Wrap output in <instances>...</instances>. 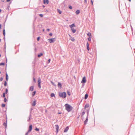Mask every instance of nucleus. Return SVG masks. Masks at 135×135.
<instances>
[{"instance_id":"nucleus-23","label":"nucleus","mask_w":135,"mask_h":135,"mask_svg":"<svg viewBox=\"0 0 135 135\" xmlns=\"http://www.w3.org/2000/svg\"><path fill=\"white\" fill-rule=\"evenodd\" d=\"M89 107V104H86L85 106V108H86Z\"/></svg>"},{"instance_id":"nucleus-53","label":"nucleus","mask_w":135,"mask_h":135,"mask_svg":"<svg viewBox=\"0 0 135 135\" xmlns=\"http://www.w3.org/2000/svg\"><path fill=\"white\" fill-rule=\"evenodd\" d=\"M1 24H0V29H1Z\"/></svg>"},{"instance_id":"nucleus-41","label":"nucleus","mask_w":135,"mask_h":135,"mask_svg":"<svg viewBox=\"0 0 135 135\" xmlns=\"http://www.w3.org/2000/svg\"><path fill=\"white\" fill-rule=\"evenodd\" d=\"M84 2L85 4L87 3V1L86 0H84Z\"/></svg>"},{"instance_id":"nucleus-20","label":"nucleus","mask_w":135,"mask_h":135,"mask_svg":"<svg viewBox=\"0 0 135 135\" xmlns=\"http://www.w3.org/2000/svg\"><path fill=\"white\" fill-rule=\"evenodd\" d=\"M43 54L42 53L40 54H39L38 55V57H40L41 56H42Z\"/></svg>"},{"instance_id":"nucleus-18","label":"nucleus","mask_w":135,"mask_h":135,"mask_svg":"<svg viewBox=\"0 0 135 135\" xmlns=\"http://www.w3.org/2000/svg\"><path fill=\"white\" fill-rule=\"evenodd\" d=\"M36 104V102L35 101H34L33 102V103L32 104V106H34Z\"/></svg>"},{"instance_id":"nucleus-60","label":"nucleus","mask_w":135,"mask_h":135,"mask_svg":"<svg viewBox=\"0 0 135 135\" xmlns=\"http://www.w3.org/2000/svg\"><path fill=\"white\" fill-rule=\"evenodd\" d=\"M1 74V72L0 71V74Z\"/></svg>"},{"instance_id":"nucleus-22","label":"nucleus","mask_w":135,"mask_h":135,"mask_svg":"<svg viewBox=\"0 0 135 135\" xmlns=\"http://www.w3.org/2000/svg\"><path fill=\"white\" fill-rule=\"evenodd\" d=\"M50 96L51 97H55V94L54 93H51V94Z\"/></svg>"},{"instance_id":"nucleus-29","label":"nucleus","mask_w":135,"mask_h":135,"mask_svg":"<svg viewBox=\"0 0 135 135\" xmlns=\"http://www.w3.org/2000/svg\"><path fill=\"white\" fill-rule=\"evenodd\" d=\"M4 65V63H0V65Z\"/></svg>"},{"instance_id":"nucleus-57","label":"nucleus","mask_w":135,"mask_h":135,"mask_svg":"<svg viewBox=\"0 0 135 135\" xmlns=\"http://www.w3.org/2000/svg\"><path fill=\"white\" fill-rule=\"evenodd\" d=\"M129 1V2H130L131 1V0H128Z\"/></svg>"},{"instance_id":"nucleus-55","label":"nucleus","mask_w":135,"mask_h":135,"mask_svg":"<svg viewBox=\"0 0 135 135\" xmlns=\"http://www.w3.org/2000/svg\"><path fill=\"white\" fill-rule=\"evenodd\" d=\"M61 113H58V114H60Z\"/></svg>"},{"instance_id":"nucleus-15","label":"nucleus","mask_w":135,"mask_h":135,"mask_svg":"<svg viewBox=\"0 0 135 135\" xmlns=\"http://www.w3.org/2000/svg\"><path fill=\"white\" fill-rule=\"evenodd\" d=\"M58 86L59 87H60V88H61L62 85L60 83H58Z\"/></svg>"},{"instance_id":"nucleus-6","label":"nucleus","mask_w":135,"mask_h":135,"mask_svg":"<svg viewBox=\"0 0 135 135\" xmlns=\"http://www.w3.org/2000/svg\"><path fill=\"white\" fill-rule=\"evenodd\" d=\"M32 125H31L30 126H29V130L28 131V132H30L32 130Z\"/></svg>"},{"instance_id":"nucleus-40","label":"nucleus","mask_w":135,"mask_h":135,"mask_svg":"<svg viewBox=\"0 0 135 135\" xmlns=\"http://www.w3.org/2000/svg\"><path fill=\"white\" fill-rule=\"evenodd\" d=\"M40 39V37H38L37 38V40L38 41Z\"/></svg>"},{"instance_id":"nucleus-35","label":"nucleus","mask_w":135,"mask_h":135,"mask_svg":"<svg viewBox=\"0 0 135 135\" xmlns=\"http://www.w3.org/2000/svg\"><path fill=\"white\" fill-rule=\"evenodd\" d=\"M4 85L5 86H6L7 85V83H6V81H5V82H4Z\"/></svg>"},{"instance_id":"nucleus-32","label":"nucleus","mask_w":135,"mask_h":135,"mask_svg":"<svg viewBox=\"0 0 135 135\" xmlns=\"http://www.w3.org/2000/svg\"><path fill=\"white\" fill-rule=\"evenodd\" d=\"M35 130L37 131H39V129L37 128H36Z\"/></svg>"},{"instance_id":"nucleus-52","label":"nucleus","mask_w":135,"mask_h":135,"mask_svg":"<svg viewBox=\"0 0 135 135\" xmlns=\"http://www.w3.org/2000/svg\"><path fill=\"white\" fill-rule=\"evenodd\" d=\"M47 30L48 31H50V29H49V28H48V29H47Z\"/></svg>"},{"instance_id":"nucleus-42","label":"nucleus","mask_w":135,"mask_h":135,"mask_svg":"<svg viewBox=\"0 0 135 135\" xmlns=\"http://www.w3.org/2000/svg\"><path fill=\"white\" fill-rule=\"evenodd\" d=\"M50 59H49L48 60V63H49L50 62Z\"/></svg>"},{"instance_id":"nucleus-28","label":"nucleus","mask_w":135,"mask_h":135,"mask_svg":"<svg viewBox=\"0 0 135 135\" xmlns=\"http://www.w3.org/2000/svg\"><path fill=\"white\" fill-rule=\"evenodd\" d=\"M67 94H68V95H69L70 96V93L68 91H67Z\"/></svg>"},{"instance_id":"nucleus-31","label":"nucleus","mask_w":135,"mask_h":135,"mask_svg":"<svg viewBox=\"0 0 135 135\" xmlns=\"http://www.w3.org/2000/svg\"><path fill=\"white\" fill-rule=\"evenodd\" d=\"M91 37H89L88 38V40L89 41H91Z\"/></svg>"},{"instance_id":"nucleus-39","label":"nucleus","mask_w":135,"mask_h":135,"mask_svg":"<svg viewBox=\"0 0 135 135\" xmlns=\"http://www.w3.org/2000/svg\"><path fill=\"white\" fill-rule=\"evenodd\" d=\"M7 76H8L7 74H6V80H8Z\"/></svg>"},{"instance_id":"nucleus-36","label":"nucleus","mask_w":135,"mask_h":135,"mask_svg":"<svg viewBox=\"0 0 135 135\" xmlns=\"http://www.w3.org/2000/svg\"><path fill=\"white\" fill-rule=\"evenodd\" d=\"M40 15V16L41 17H43V15H42V14H40V15Z\"/></svg>"},{"instance_id":"nucleus-37","label":"nucleus","mask_w":135,"mask_h":135,"mask_svg":"<svg viewBox=\"0 0 135 135\" xmlns=\"http://www.w3.org/2000/svg\"><path fill=\"white\" fill-rule=\"evenodd\" d=\"M49 35L50 36H52V33H49Z\"/></svg>"},{"instance_id":"nucleus-27","label":"nucleus","mask_w":135,"mask_h":135,"mask_svg":"<svg viewBox=\"0 0 135 135\" xmlns=\"http://www.w3.org/2000/svg\"><path fill=\"white\" fill-rule=\"evenodd\" d=\"M8 89H6V92L5 93L6 94H7V93H8Z\"/></svg>"},{"instance_id":"nucleus-24","label":"nucleus","mask_w":135,"mask_h":135,"mask_svg":"<svg viewBox=\"0 0 135 135\" xmlns=\"http://www.w3.org/2000/svg\"><path fill=\"white\" fill-rule=\"evenodd\" d=\"M88 97V95L87 94H86L85 95V99H86Z\"/></svg>"},{"instance_id":"nucleus-12","label":"nucleus","mask_w":135,"mask_h":135,"mask_svg":"<svg viewBox=\"0 0 135 135\" xmlns=\"http://www.w3.org/2000/svg\"><path fill=\"white\" fill-rule=\"evenodd\" d=\"M33 88H34L33 86H31L29 90L31 91H32L33 90Z\"/></svg>"},{"instance_id":"nucleus-58","label":"nucleus","mask_w":135,"mask_h":135,"mask_svg":"<svg viewBox=\"0 0 135 135\" xmlns=\"http://www.w3.org/2000/svg\"><path fill=\"white\" fill-rule=\"evenodd\" d=\"M44 31V29H43V31Z\"/></svg>"},{"instance_id":"nucleus-48","label":"nucleus","mask_w":135,"mask_h":135,"mask_svg":"<svg viewBox=\"0 0 135 135\" xmlns=\"http://www.w3.org/2000/svg\"><path fill=\"white\" fill-rule=\"evenodd\" d=\"M3 80V78H1L0 79V80H1V81H2V80Z\"/></svg>"},{"instance_id":"nucleus-44","label":"nucleus","mask_w":135,"mask_h":135,"mask_svg":"<svg viewBox=\"0 0 135 135\" xmlns=\"http://www.w3.org/2000/svg\"><path fill=\"white\" fill-rule=\"evenodd\" d=\"M85 113V112H83L82 113V115H83Z\"/></svg>"},{"instance_id":"nucleus-8","label":"nucleus","mask_w":135,"mask_h":135,"mask_svg":"<svg viewBox=\"0 0 135 135\" xmlns=\"http://www.w3.org/2000/svg\"><path fill=\"white\" fill-rule=\"evenodd\" d=\"M43 2L44 4H45L46 3L47 4H48L49 2L48 0H44Z\"/></svg>"},{"instance_id":"nucleus-47","label":"nucleus","mask_w":135,"mask_h":135,"mask_svg":"<svg viewBox=\"0 0 135 135\" xmlns=\"http://www.w3.org/2000/svg\"><path fill=\"white\" fill-rule=\"evenodd\" d=\"M51 82L52 85H54V83L52 82L51 81Z\"/></svg>"},{"instance_id":"nucleus-10","label":"nucleus","mask_w":135,"mask_h":135,"mask_svg":"<svg viewBox=\"0 0 135 135\" xmlns=\"http://www.w3.org/2000/svg\"><path fill=\"white\" fill-rule=\"evenodd\" d=\"M69 129V128L68 127H67L65 129V130H64V132H67L68 131V129Z\"/></svg>"},{"instance_id":"nucleus-9","label":"nucleus","mask_w":135,"mask_h":135,"mask_svg":"<svg viewBox=\"0 0 135 135\" xmlns=\"http://www.w3.org/2000/svg\"><path fill=\"white\" fill-rule=\"evenodd\" d=\"M55 126H56V133H57L58 131V130L59 129V126L58 125H56Z\"/></svg>"},{"instance_id":"nucleus-33","label":"nucleus","mask_w":135,"mask_h":135,"mask_svg":"<svg viewBox=\"0 0 135 135\" xmlns=\"http://www.w3.org/2000/svg\"><path fill=\"white\" fill-rule=\"evenodd\" d=\"M5 93H4L3 94V97H5Z\"/></svg>"},{"instance_id":"nucleus-11","label":"nucleus","mask_w":135,"mask_h":135,"mask_svg":"<svg viewBox=\"0 0 135 135\" xmlns=\"http://www.w3.org/2000/svg\"><path fill=\"white\" fill-rule=\"evenodd\" d=\"M86 46L87 47V49L88 51L89 50V44L88 42L86 44Z\"/></svg>"},{"instance_id":"nucleus-25","label":"nucleus","mask_w":135,"mask_h":135,"mask_svg":"<svg viewBox=\"0 0 135 135\" xmlns=\"http://www.w3.org/2000/svg\"><path fill=\"white\" fill-rule=\"evenodd\" d=\"M36 91H34L33 93V94H32V96H34L35 95V94H36Z\"/></svg>"},{"instance_id":"nucleus-7","label":"nucleus","mask_w":135,"mask_h":135,"mask_svg":"<svg viewBox=\"0 0 135 135\" xmlns=\"http://www.w3.org/2000/svg\"><path fill=\"white\" fill-rule=\"evenodd\" d=\"M69 36L70 37V40H71L73 41H74L75 40V39H74V37H71V35H69Z\"/></svg>"},{"instance_id":"nucleus-30","label":"nucleus","mask_w":135,"mask_h":135,"mask_svg":"<svg viewBox=\"0 0 135 135\" xmlns=\"http://www.w3.org/2000/svg\"><path fill=\"white\" fill-rule=\"evenodd\" d=\"M5 104H3L2 105V107H5Z\"/></svg>"},{"instance_id":"nucleus-56","label":"nucleus","mask_w":135,"mask_h":135,"mask_svg":"<svg viewBox=\"0 0 135 135\" xmlns=\"http://www.w3.org/2000/svg\"><path fill=\"white\" fill-rule=\"evenodd\" d=\"M1 11V10L0 9V12Z\"/></svg>"},{"instance_id":"nucleus-54","label":"nucleus","mask_w":135,"mask_h":135,"mask_svg":"<svg viewBox=\"0 0 135 135\" xmlns=\"http://www.w3.org/2000/svg\"><path fill=\"white\" fill-rule=\"evenodd\" d=\"M3 32H5V30L4 29L3 30Z\"/></svg>"},{"instance_id":"nucleus-16","label":"nucleus","mask_w":135,"mask_h":135,"mask_svg":"<svg viewBox=\"0 0 135 135\" xmlns=\"http://www.w3.org/2000/svg\"><path fill=\"white\" fill-rule=\"evenodd\" d=\"M80 12V11L79 10H78L76 11L75 13H76V14L78 15L79 13Z\"/></svg>"},{"instance_id":"nucleus-46","label":"nucleus","mask_w":135,"mask_h":135,"mask_svg":"<svg viewBox=\"0 0 135 135\" xmlns=\"http://www.w3.org/2000/svg\"><path fill=\"white\" fill-rule=\"evenodd\" d=\"M29 132H27L26 134V135H28V134Z\"/></svg>"},{"instance_id":"nucleus-21","label":"nucleus","mask_w":135,"mask_h":135,"mask_svg":"<svg viewBox=\"0 0 135 135\" xmlns=\"http://www.w3.org/2000/svg\"><path fill=\"white\" fill-rule=\"evenodd\" d=\"M57 10L58 12H59L60 14H61V13L62 12L60 9H57Z\"/></svg>"},{"instance_id":"nucleus-38","label":"nucleus","mask_w":135,"mask_h":135,"mask_svg":"<svg viewBox=\"0 0 135 135\" xmlns=\"http://www.w3.org/2000/svg\"><path fill=\"white\" fill-rule=\"evenodd\" d=\"M69 8L70 9H72V7L71 6H69Z\"/></svg>"},{"instance_id":"nucleus-43","label":"nucleus","mask_w":135,"mask_h":135,"mask_svg":"<svg viewBox=\"0 0 135 135\" xmlns=\"http://www.w3.org/2000/svg\"><path fill=\"white\" fill-rule=\"evenodd\" d=\"M91 2L92 5H93V1H92V0H91Z\"/></svg>"},{"instance_id":"nucleus-4","label":"nucleus","mask_w":135,"mask_h":135,"mask_svg":"<svg viewBox=\"0 0 135 135\" xmlns=\"http://www.w3.org/2000/svg\"><path fill=\"white\" fill-rule=\"evenodd\" d=\"M55 38H50L48 39V40L50 43H51L54 42L55 41Z\"/></svg>"},{"instance_id":"nucleus-2","label":"nucleus","mask_w":135,"mask_h":135,"mask_svg":"<svg viewBox=\"0 0 135 135\" xmlns=\"http://www.w3.org/2000/svg\"><path fill=\"white\" fill-rule=\"evenodd\" d=\"M59 96L63 98H64L66 97V93L65 92L60 93L59 94Z\"/></svg>"},{"instance_id":"nucleus-1","label":"nucleus","mask_w":135,"mask_h":135,"mask_svg":"<svg viewBox=\"0 0 135 135\" xmlns=\"http://www.w3.org/2000/svg\"><path fill=\"white\" fill-rule=\"evenodd\" d=\"M65 107L66 110L68 112H69L71 111L73 108L70 105L68 104H66L65 105Z\"/></svg>"},{"instance_id":"nucleus-19","label":"nucleus","mask_w":135,"mask_h":135,"mask_svg":"<svg viewBox=\"0 0 135 135\" xmlns=\"http://www.w3.org/2000/svg\"><path fill=\"white\" fill-rule=\"evenodd\" d=\"M70 27L71 28H72V27H75V26L74 24H73L70 26Z\"/></svg>"},{"instance_id":"nucleus-34","label":"nucleus","mask_w":135,"mask_h":135,"mask_svg":"<svg viewBox=\"0 0 135 135\" xmlns=\"http://www.w3.org/2000/svg\"><path fill=\"white\" fill-rule=\"evenodd\" d=\"M7 99H6V98H5L4 99V102H6L7 101Z\"/></svg>"},{"instance_id":"nucleus-5","label":"nucleus","mask_w":135,"mask_h":135,"mask_svg":"<svg viewBox=\"0 0 135 135\" xmlns=\"http://www.w3.org/2000/svg\"><path fill=\"white\" fill-rule=\"evenodd\" d=\"M86 82V78L85 77H83L82 80L81 81V83H85Z\"/></svg>"},{"instance_id":"nucleus-51","label":"nucleus","mask_w":135,"mask_h":135,"mask_svg":"<svg viewBox=\"0 0 135 135\" xmlns=\"http://www.w3.org/2000/svg\"><path fill=\"white\" fill-rule=\"evenodd\" d=\"M30 118L29 117V119H28V121H30Z\"/></svg>"},{"instance_id":"nucleus-50","label":"nucleus","mask_w":135,"mask_h":135,"mask_svg":"<svg viewBox=\"0 0 135 135\" xmlns=\"http://www.w3.org/2000/svg\"><path fill=\"white\" fill-rule=\"evenodd\" d=\"M3 35L4 36L5 35V33L3 32Z\"/></svg>"},{"instance_id":"nucleus-59","label":"nucleus","mask_w":135,"mask_h":135,"mask_svg":"<svg viewBox=\"0 0 135 135\" xmlns=\"http://www.w3.org/2000/svg\"><path fill=\"white\" fill-rule=\"evenodd\" d=\"M1 56V55H0V56Z\"/></svg>"},{"instance_id":"nucleus-14","label":"nucleus","mask_w":135,"mask_h":135,"mask_svg":"<svg viewBox=\"0 0 135 135\" xmlns=\"http://www.w3.org/2000/svg\"><path fill=\"white\" fill-rule=\"evenodd\" d=\"M71 30L73 33H74L76 32V30L74 29L71 28Z\"/></svg>"},{"instance_id":"nucleus-17","label":"nucleus","mask_w":135,"mask_h":135,"mask_svg":"<svg viewBox=\"0 0 135 135\" xmlns=\"http://www.w3.org/2000/svg\"><path fill=\"white\" fill-rule=\"evenodd\" d=\"M87 35L89 37H91V33L90 32H89L88 33Z\"/></svg>"},{"instance_id":"nucleus-13","label":"nucleus","mask_w":135,"mask_h":135,"mask_svg":"<svg viewBox=\"0 0 135 135\" xmlns=\"http://www.w3.org/2000/svg\"><path fill=\"white\" fill-rule=\"evenodd\" d=\"M88 121V117L87 116L85 120L84 121V124H87V122Z\"/></svg>"},{"instance_id":"nucleus-49","label":"nucleus","mask_w":135,"mask_h":135,"mask_svg":"<svg viewBox=\"0 0 135 135\" xmlns=\"http://www.w3.org/2000/svg\"><path fill=\"white\" fill-rule=\"evenodd\" d=\"M11 1V0H7V2H9L10 1Z\"/></svg>"},{"instance_id":"nucleus-26","label":"nucleus","mask_w":135,"mask_h":135,"mask_svg":"<svg viewBox=\"0 0 135 135\" xmlns=\"http://www.w3.org/2000/svg\"><path fill=\"white\" fill-rule=\"evenodd\" d=\"M3 125L4 126L6 127L7 126V124L6 123H4L3 124Z\"/></svg>"},{"instance_id":"nucleus-3","label":"nucleus","mask_w":135,"mask_h":135,"mask_svg":"<svg viewBox=\"0 0 135 135\" xmlns=\"http://www.w3.org/2000/svg\"><path fill=\"white\" fill-rule=\"evenodd\" d=\"M38 87L40 89L41 88V80L40 78H39L38 79Z\"/></svg>"},{"instance_id":"nucleus-45","label":"nucleus","mask_w":135,"mask_h":135,"mask_svg":"<svg viewBox=\"0 0 135 135\" xmlns=\"http://www.w3.org/2000/svg\"><path fill=\"white\" fill-rule=\"evenodd\" d=\"M33 80L35 82V83L36 81V80H35V78H34L33 79Z\"/></svg>"}]
</instances>
